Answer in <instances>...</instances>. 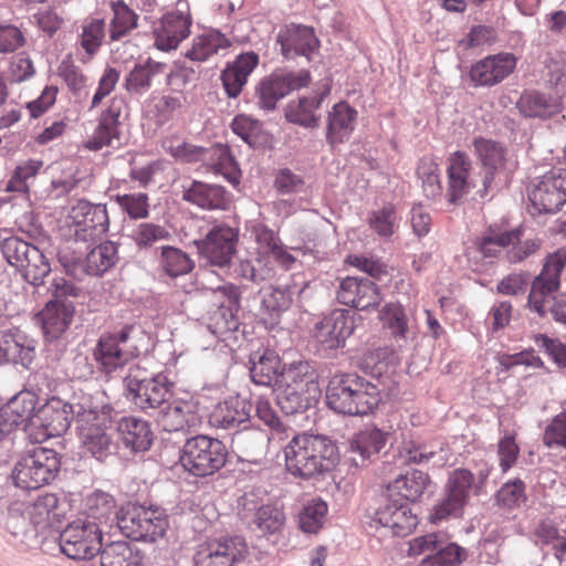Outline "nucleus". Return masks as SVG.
Wrapping results in <instances>:
<instances>
[{"label": "nucleus", "instance_id": "25", "mask_svg": "<svg viewBox=\"0 0 566 566\" xmlns=\"http://www.w3.org/2000/svg\"><path fill=\"white\" fill-rule=\"evenodd\" d=\"M355 329L354 316L348 310L336 308L317 325L316 339L328 349L343 347Z\"/></svg>", "mask_w": 566, "mask_h": 566}, {"label": "nucleus", "instance_id": "24", "mask_svg": "<svg viewBox=\"0 0 566 566\" xmlns=\"http://www.w3.org/2000/svg\"><path fill=\"white\" fill-rule=\"evenodd\" d=\"M277 43L281 45V53L286 59L303 55L311 60L319 46V41L314 29L303 24H285L277 33Z\"/></svg>", "mask_w": 566, "mask_h": 566}, {"label": "nucleus", "instance_id": "33", "mask_svg": "<svg viewBox=\"0 0 566 566\" xmlns=\"http://www.w3.org/2000/svg\"><path fill=\"white\" fill-rule=\"evenodd\" d=\"M258 261H273L283 270H291L296 262L295 256L282 243L280 237L272 230L261 227L256 229Z\"/></svg>", "mask_w": 566, "mask_h": 566}, {"label": "nucleus", "instance_id": "57", "mask_svg": "<svg viewBox=\"0 0 566 566\" xmlns=\"http://www.w3.org/2000/svg\"><path fill=\"white\" fill-rule=\"evenodd\" d=\"M510 237H513V233L489 228L476 238L475 245L484 258H494L510 244Z\"/></svg>", "mask_w": 566, "mask_h": 566}, {"label": "nucleus", "instance_id": "23", "mask_svg": "<svg viewBox=\"0 0 566 566\" xmlns=\"http://www.w3.org/2000/svg\"><path fill=\"white\" fill-rule=\"evenodd\" d=\"M448 201L458 203L475 187L473 166L463 151H454L447 159Z\"/></svg>", "mask_w": 566, "mask_h": 566}, {"label": "nucleus", "instance_id": "35", "mask_svg": "<svg viewBox=\"0 0 566 566\" xmlns=\"http://www.w3.org/2000/svg\"><path fill=\"white\" fill-rule=\"evenodd\" d=\"M430 483L431 478L427 472L412 469L390 482L387 491L391 497L415 503L421 499Z\"/></svg>", "mask_w": 566, "mask_h": 566}, {"label": "nucleus", "instance_id": "43", "mask_svg": "<svg viewBox=\"0 0 566 566\" xmlns=\"http://www.w3.org/2000/svg\"><path fill=\"white\" fill-rule=\"evenodd\" d=\"M387 442V434L377 428H366L349 441L350 451L360 457L361 464L377 455Z\"/></svg>", "mask_w": 566, "mask_h": 566}, {"label": "nucleus", "instance_id": "3", "mask_svg": "<svg viewBox=\"0 0 566 566\" xmlns=\"http://www.w3.org/2000/svg\"><path fill=\"white\" fill-rule=\"evenodd\" d=\"M381 400L377 385L357 374L334 375L326 388V403L337 413L366 416L373 412Z\"/></svg>", "mask_w": 566, "mask_h": 566}, {"label": "nucleus", "instance_id": "16", "mask_svg": "<svg viewBox=\"0 0 566 566\" xmlns=\"http://www.w3.org/2000/svg\"><path fill=\"white\" fill-rule=\"evenodd\" d=\"M311 80V74L306 70L286 74H271L262 78L256 85V103L264 111H273L281 98L292 91L308 86Z\"/></svg>", "mask_w": 566, "mask_h": 566}, {"label": "nucleus", "instance_id": "20", "mask_svg": "<svg viewBox=\"0 0 566 566\" xmlns=\"http://www.w3.org/2000/svg\"><path fill=\"white\" fill-rule=\"evenodd\" d=\"M172 382L167 375L158 373L148 379H127V389L133 402L142 410L157 409L165 403L171 391Z\"/></svg>", "mask_w": 566, "mask_h": 566}, {"label": "nucleus", "instance_id": "64", "mask_svg": "<svg viewBox=\"0 0 566 566\" xmlns=\"http://www.w3.org/2000/svg\"><path fill=\"white\" fill-rule=\"evenodd\" d=\"M543 443L547 448L566 450V408L553 417L543 433Z\"/></svg>", "mask_w": 566, "mask_h": 566}, {"label": "nucleus", "instance_id": "59", "mask_svg": "<svg viewBox=\"0 0 566 566\" xmlns=\"http://www.w3.org/2000/svg\"><path fill=\"white\" fill-rule=\"evenodd\" d=\"M286 517L282 509L266 504L259 507L254 523L263 534L280 533L285 526Z\"/></svg>", "mask_w": 566, "mask_h": 566}, {"label": "nucleus", "instance_id": "54", "mask_svg": "<svg viewBox=\"0 0 566 566\" xmlns=\"http://www.w3.org/2000/svg\"><path fill=\"white\" fill-rule=\"evenodd\" d=\"M255 415L260 421L266 426L271 431L272 438L283 440L289 438L292 429L284 424L272 407L269 399L260 397L255 401Z\"/></svg>", "mask_w": 566, "mask_h": 566}, {"label": "nucleus", "instance_id": "32", "mask_svg": "<svg viewBox=\"0 0 566 566\" xmlns=\"http://www.w3.org/2000/svg\"><path fill=\"white\" fill-rule=\"evenodd\" d=\"M357 118V109L347 102L336 103L327 114V143L334 147L347 142L355 130Z\"/></svg>", "mask_w": 566, "mask_h": 566}, {"label": "nucleus", "instance_id": "63", "mask_svg": "<svg viewBox=\"0 0 566 566\" xmlns=\"http://www.w3.org/2000/svg\"><path fill=\"white\" fill-rule=\"evenodd\" d=\"M467 557L465 549L455 543H450L436 554L422 559L421 566H457Z\"/></svg>", "mask_w": 566, "mask_h": 566}, {"label": "nucleus", "instance_id": "9", "mask_svg": "<svg viewBox=\"0 0 566 566\" xmlns=\"http://www.w3.org/2000/svg\"><path fill=\"white\" fill-rule=\"evenodd\" d=\"M67 228L76 242H94L101 239L109 228L106 206L77 201L69 212Z\"/></svg>", "mask_w": 566, "mask_h": 566}, {"label": "nucleus", "instance_id": "60", "mask_svg": "<svg viewBox=\"0 0 566 566\" xmlns=\"http://www.w3.org/2000/svg\"><path fill=\"white\" fill-rule=\"evenodd\" d=\"M293 302V291L291 287H272L265 292L262 298V308L273 319L290 308Z\"/></svg>", "mask_w": 566, "mask_h": 566}, {"label": "nucleus", "instance_id": "27", "mask_svg": "<svg viewBox=\"0 0 566 566\" xmlns=\"http://www.w3.org/2000/svg\"><path fill=\"white\" fill-rule=\"evenodd\" d=\"M123 107L124 101L122 98L114 97L111 99L107 108L102 112L93 134L84 143L86 149L97 151L104 147H111L114 142L119 140V117Z\"/></svg>", "mask_w": 566, "mask_h": 566}, {"label": "nucleus", "instance_id": "47", "mask_svg": "<svg viewBox=\"0 0 566 566\" xmlns=\"http://www.w3.org/2000/svg\"><path fill=\"white\" fill-rule=\"evenodd\" d=\"M167 64L148 59L145 63L136 64L126 77V88L134 93L147 91L153 78L166 72Z\"/></svg>", "mask_w": 566, "mask_h": 566}, {"label": "nucleus", "instance_id": "1", "mask_svg": "<svg viewBox=\"0 0 566 566\" xmlns=\"http://www.w3.org/2000/svg\"><path fill=\"white\" fill-rule=\"evenodd\" d=\"M283 451L286 470L302 479L329 472L338 460L337 447L328 438L317 434H296Z\"/></svg>", "mask_w": 566, "mask_h": 566}, {"label": "nucleus", "instance_id": "6", "mask_svg": "<svg viewBox=\"0 0 566 566\" xmlns=\"http://www.w3.org/2000/svg\"><path fill=\"white\" fill-rule=\"evenodd\" d=\"M228 461L226 444L207 434H197L186 440L180 463L195 476H209L220 471Z\"/></svg>", "mask_w": 566, "mask_h": 566}, {"label": "nucleus", "instance_id": "48", "mask_svg": "<svg viewBox=\"0 0 566 566\" xmlns=\"http://www.w3.org/2000/svg\"><path fill=\"white\" fill-rule=\"evenodd\" d=\"M473 146L483 166L489 169L484 180V186L488 187L494 171L504 167V148L500 144L482 137L474 139Z\"/></svg>", "mask_w": 566, "mask_h": 566}, {"label": "nucleus", "instance_id": "10", "mask_svg": "<svg viewBox=\"0 0 566 566\" xmlns=\"http://www.w3.org/2000/svg\"><path fill=\"white\" fill-rule=\"evenodd\" d=\"M76 422L83 448L98 460L106 458L113 444L111 415L105 411L84 410L78 413Z\"/></svg>", "mask_w": 566, "mask_h": 566}, {"label": "nucleus", "instance_id": "2", "mask_svg": "<svg viewBox=\"0 0 566 566\" xmlns=\"http://www.w3.org/2000/svg\"><path fill=\"white\" fill-rule=\"evenodd\" d=\"M493 467L481 460L476 463V474L469 469L459 468L450 472L444 484V497L436 504L430 514V522L439 523L449 517H461L469 504L471 493L480 495L485 491Z\"/></svg>", "mask_w": 566, "mask_h": 566}, {"label": "nucleus", "instance_id": "51", "mask_svg": "<svg viewBox=\"0 0 566 566\" xmlns=\"http://www.w3.org/2000/svg\"><path fill=\"white\" fill-rule=\"evenodd\" d=\"M111 9L109 38L118 41L137 28L138 15L123 0L112 1Z\"/></svg>", "mask_w": 566, "mask_h": 566}, {"label": "nucleus", "instance_id": "18", "mask_svg": "<svg viewBox=\"0 0 566 566\" xmlns=\"http://www.w3.org/2000/svg\"><path fill=\"white\" fill-rule=\"evenodd\" d=\"M238 231L221 223L214 226L203 239L196 241L199 254L211 265L228 266L235 253Z\"/></svg>", "mask_w": 566, "mask_h": 566}, {"label": "nucleus", "instance_id": "46", "mask_svg": "<svg viewBox=\"0 0 566 566\" xmlns=\"http://www.w3.org/2000/svg\"><path fill=\"white\" fill-rule=\"evenodd\" d=\"M159 269L170 277L190 273L195 268L193 260L179 248L164 245L160 248Z\"/></svg>", "mask_w": 566, "mask_h": 566}, {"label": "nucleus", "instance_id": "14", "mask_svg": "<svg viewBox=\"0 0 566 566\" xmlns=\"http://www.w3.org/2000/svg\"><path fill=\"white\" fill-rule=\"evenodd\" d=\"M566 265V248H560L547 255L543 270L533 281L528 296L530 306L541 316L546 314V303L559 289L560 273Z\"/></svg>", "mask_w": 566, "mask_h": 566}, {"label": "nucleus", "instance_id": "41", "mask_svg": "<svg viewBox=\"0 0 566 566\" xmlns=\"http://www.w3.org/2000/svg\"><path fill=\"white\" fill-rule=\"evenodd\" d=\"M57 505V496L52 493H46L29 503L23 514L38 531H45L59 521L56 513Z\"/></svg>", "mask_w": 566, "mask_h": 566}, {"label": "nucleus", "instance_id": "39", "mask_svg": "<svg viewBox=\"0 0 566 566\" xmlns=\"http://www.w3.org/2000/svg\"><path fill=\"white\" fill-rule=\"evenodd\" d=\"M123 443L133 451H146L153 442V432L146 420L136 417H124L117 426Z\"/></svg>", "mask_w": 566, "mask_h": 566}, {"label": "nucleus", "instance_id": "31", "mask_svg": "<svg viewBox=\"0 0 566 566\" xmlns=\"http://www.w3.org/2000/svg\"><path fill=\"white\" fill-rule=\"evenodd\" d=\"M259 62V54L249 51L239 54L232 62L227 64L221 72V81L229 97L235 98L241 94L249 76L256 69Z\"/></svg>", "mask_w": 566, "mask_h": 566}, {"label": "nucleus", "instance_id": "55", "mask_svg": "<svg viewBox=\"0 0 566 566\" xmlns=\"http://www.w3.org/2000/svg\"><path fill=\"white\" fill-rule=\"evenodd\" d=\"M369 228L381 238L391 237L397 228V211L394 205L388 203L368 213Z\"/></svg>", "mask_w": 566, "mask_h": 566}, {"label": "nucleus", "instance_id": "29", "mask_svg": "<svg viewBox=\"0 0 566 566\" xmlns=\"http://www.w3.org/2000/svg\"><path fill=\"white\" fill-rule=\"evenodd\" d=\"M252 403L240 396H231L218 402L208 416V422L216 429H235L249 422Z\"/></svg>", "mask_w": 566, "mask_h": 566}, {"label": "nucleus", "instance_id": "22", "mask_svg": "<svg viewBox=\"0 0 566 566\" xmlns=\"http://www.w3.org/2000/svg\"><path fill=\"white\" fill-rule=\"evenodd\" d=\"M337 300L358 311H368L376 308L381 303L382 295L378 285L373 281L347 276L339 284Z\"/></svg>", "mask_w": 566, "mask_h": 566}, {"label": "nucleus", "instance_id": "26", "mask_svg": "<svg viewBox=\"0 0 566 566\" xmlns=\"http://www.w3.org/2000/svg\"><path fill=\"white\" fill-rule=\"evenodd\" d=\"M375 522L391 530L396 536H408L418 525V517L409 503L388 495L387 501L375 513Z\"/></svg>", "mask_w": 566, "mask_h": 566}, {"label": "nucleus", "instance_id": "44", "mask_svg": "<svg viewBox=\"0 0 566 566\" xmlns=\"http://www.w3.org/2000/svg\"><path fill=\"white\" fill-rule=\"evenodd\" d=\"M43 331L51 337H59L70 325L73 312L59 301L49 302L39 314Z\"/></svg>", "mask_w": 566, "mask_h": 566}, {"label": "nucleus", "instance_id": "50", "mask_svg": "<svg viewBox=\"0 0 566 566\" xmlns=\"http://www.w3.org/2000/svg\"><path fill=\"white\" fill-rule=\"evenodd\" d=\"M117 247L106 241L92 249L85 258L84 270L91 275H102L115 265Z\"/></svg>", "mask_w": 566, "mask_h": 566}, {"label": "nucleus", "instance_id": "53", "mask_svg": "<svg viewBox=\"0 0 566 566\" xmlns=\"http://www.w3.org/2000/svg\"><path fill=\"white\" fill-rule=\"evenodd\" d=\"M328 507L321 499H312L298 513V525L304 533L316 534L323 526Z\"/></svg>", "mask_w": 566, "mask_h": 566}, {"label": "nucleus", "instance_id": "4", "mask_svg": "<svg viewBox=\"0 0 566 566\" xmlns=\"http://www.w3.org/2000/svg\"><path fill=\"white\" fill-rule=\"evenodd\" d=\"M274 392L279 407L286 415L311 408L321 397L315 369L304 360L284 366L276 379Z\"/></svg>", "mask_w": 566, "mask_h": 566}, {"label": "nucleus", "instance_id": "8", "mask_svg": "<svg viewBox=\"0 0 566 566\" xmlns=\"http://www.w3.org/2000/svg\"><path fill=\"white\" fill-rule=\"evenodd\" d=\"M527 199L535 213L553 214L566 205V169L555 168L527 186Z\"/></svg>", "mask_w": 566, "mask_h": 566}, {"label": "nucleus", "instance_id": "17", "mask_svg": "<svg viewBox=\"0 0 566 566\" xmlns=\"http://www.w3.org/2000/svg\"><path fill=\"white\" fill-rule=\"evenodd\" d=\"M249 556V547L241 536L214 539L200 546L195 555L196 566H235Z\"/></svg>", "mask_w": 566, "mask_h": 566}, {"label": "nucleus", "instance_id": "15", "mask_svg": "<svg viewBox=\"0 0 566 566\" xmlns=\"http://www.w3.org/2000/svg\"><path fill=\"white\" fill-rule=\"evenodd\" d=\"M192 19L186 0H177L176 8L166 12L154 28L155 46L160 51L178 48L190 34Z\"/></svg>", "mask_w": 566, "mask_h": 566}, {"label": "nucleus", "instance_id": "42", "mask_svg": "<svg viewBox=\"0 0 566 566\" xmlns=\"http://www.w3.org/2000/svg\"><path fill=\"white\" fill-rule=\"evenodd\" d=\"M116 502L105 492L95 491L86 497L85 517L103 530V525L112 522L116 515Z\"/></svg>", "mask_w": 566, "mask_h": 566}, {"label": "nucleus", "instance_id": "45", "mask_svg": "<svg viewBox=\"0 0 566 566\" xmlns=\"http://www.w3.org/2000/svg\"><path fill=\"white\" fill-rule=\"evenodd\" d=\"M509 233H513V237H510L505 258L511 264L525 261L542 248V240L537 237H525L524 230L521 227L510 230Z\"/></svg>", "mask_w": 566, "mask_h": 566}, {"label": "nucleus", "instance_id": "28", "mask_svg": "<svg viewBox=\"0 0 566 566\" xmlns=\"http://www.w3.org/2000/svg\"><path fill=\"white\" fill-rule=\"evenodd\" d=\"M182 199L205 210H229L232 195L222 186L192 180L182 186Z\"/></svg>", "mask_w": 566, "mask_h": 566}, {"label": "nucleus", "instance_id": "38", "mask_svg": "<svg viewBox=\"0 0 566 566\" xmlns=\"http://www.w3.org/2000/svg\"><path fill=\"white\" fill-rule=\"evenodd\" d=\"M230 46L231 41L223 33L211 29L193 38L186 56L191 61L205 62L221 51H227Z\"/></svg>", "mask_w": 566, "mask_h": 566}, {"label": "nucleus", "instance_id": "40", "mask_svg": "<svg viewBox=\"0 0 566 566\" xmlns=\"http://www.w3.org/2000/svg\"><path fill=\"white\" fill-rule=\"evenodd\" d=\"M379 321L389 332L390 337L399 347L407 345L411 328L403 306L399 303H388L379 311Z\"/></svg>", "mask_w": 566, "mask_h": 566}, {"label": "nucleus", "instance_id": "11", "mask_svg": "<svg viewBox=\"0 0 566 566\" xmlns=\"http://www.w3.org/2000/svg\"><path fill=\"white\" fill-rule=\"evenodd\" d=\"M103 530L90 520L70 523L60 535L62 552L72 559H91L102 548Z\"/></svg>", "mask_w": 566, "mask_h": 566}, {"label": "nucleus", "instance_id": "13", "mask_svg": "<svg viewBox=\"0 0 566 566\" xmlns=\"http://www.w3.org/2000/svg\"><path fill=\"white\" fill-rule=\"evenodd\" d=\"M1 251L9 264L25 270V275L31 277L32 284H40L51 271L43 253L35 245L18 237L4 239L1 243Z\"/></svg>", "mask_w": 566, "mask_h": 566}, {"label": "nucleus", "instance_id": "61", "mask_svg": "<svg viewBox=\"0 0 566 566\" xmlns=\"http://www.w3.org/2000/svg\"><path fill=\"white\" fill-rule=\"evenodd\" d=\"M212 166L217 174L222 175L232 185L240 182V170L227 146H214L212 149Z\"/></svg>", "mask_w": 566, "mask_h": 566}, {"label": "nucleus", "instance_id": "12", "mask_svg": "<svg viewBox=\"0 0 566 566\" xmlns=\"http://www.w3.org/2000/svg\"><path fill=\"white\" fill-rule=\"evenodd\" d=\"M132 331L133 327L125 326L119 332L104 334L98 339L94 349V358L104 373L111 374L123 368L138 356V347L130 338Z\"/></svg>", "mask_w": 566, "mask_h": 566}, {"label": "nucleus", "instance_id": "36", "mask_svg": "<svg viewBox=\"0 0 566 566\" xmlns=\"http://www.w3.org/2000/svg\"><path fill=\"white\" fill-rule=\"evenodd\" d=\"M329 93L331 86L326 83L317 96L291 101L285 109L286 119L304 127H316L318 125V117L315 115V112Z\"/></svg>", "mask_w": 566, "mask_h": 566}, {"label": "nucleus", "instance_id": "7", "mask_svg": "<svg viewBox=\"0 0 566 566\" xmlns=\"http://www.w3.org/2000/svg\"><path fill=\"white\" fill-rule=\"evenodd\" d=\"M117 525L133 541L155 543L166 534L168 520L161 509L127 504L117 516Z\"/></svg>", "mask_w": 566, "mask_h": 566}, {"label": "nucleus", "instance_id": "21", "mask_svg": "<svg viewBox=\"0 0 566 566\" xmlns=\"http://www.w3.org/2000/svg\"><path fill=\"white\" fill-rule=\"evenodd\" d=\"M517 64V57L513 53L501 52L489 55L474 63L469 72V77L474 86H494L510 76Z\"/></svg>", "mask_w": 566, "mask_h": 566}, {"label": "nucleus", "instance_id": "5", "mask_svg": "<svg viewBox=\"0 0 566 566\" xmlns=\"http://www.w3.org/2000/svg\"><path fill=\"white\" fill-rule=\"evenodd\" d=\"M61 468L56 451L36 447L21 455L15 462L11 478L15 486L23 490H38L52 483Z\"/></svg>", "mask_w": 566, "mask_h": 566}, {"label": "nucleus", "instance_id": "19", "mask_svg": "<svg viewBox=\"0 0 566 566\" xmlns=\"http://www.w3.org/2000/svg\"><path fill=\"white\" fill-rule=\"evenodd\" d=\"M70 406L60 399L43 405L31 420V436L39 442L59 437L70 427Z\"/></svg>", "mask_w": 566, "mask_h": 566}, {"label": "nucleus", "instance_id": "34", "mask_svg": "<svg viewBox=\"0 0 566 566\" xmlns=\"http://www.w3.org/2000/svg\"><path fill=\"white\" fill-rule=\"evenodd\" d=\"M38 403V398L30 390H22L12 397L4 406L0 408V420L9 434L14 427L29 422L31 429V420Z\"/></svg>", "mask_w": 566, "mask_h": 566}, {"label": "nucleus", "instance_id": "56", "mask_svg": "<svg viewBox=\"0 0 566 566\" xmlns=\"http://www.w3.org/2000/svg\"><path fill=\"white\" fill-rule=\"evenodd\" d=\"M417 174L422 180V190L427 198L436 199L442 193L439 175V166L431 157H423L417 168Z\"/></svg>", "mask_w": 566, "mask_h": 566}, {"label": "nucleus", "instance_id": "58", "mask_svg": "<svg viewBox=\"0 0 566 566\" xmlns=\"http://www.w3.org/2000/svg\"><path fill=\"white\" fill-rule=\"evenodd\" d=\"M42 167L43 161L39 159H29L19 164L7 184V191L29 192L28 181L34 178Z\"/></svg>", "mask_w": 566, "mask_h": 566}, {"label": "nucleus", "instance_id": "37", "mask_svg": "<svg viewBox=\"0 0 566 566\" xmlns=\"http://www.w3.org/2000/svg\"><path fill=\"white\" fill-rule=\"evenodd\" d=\"M517 108L521 114L528 118H549L562 112V102L537 91L524 92L518 102Z\"/></svg>", "mask_w": 566, "mask_h": 566}, {"label": "nucleus", "instance_id": "49", "mask_svg": "<svg viewBox=\"0 0 566 566\" xmlns=\"http://www.w3.org/2000/svg\"><path fill=\"white\" fill-rule=\"evenodd\" d=\"M281 370L279 355L272 350H265L258 360L252 361L250 375L256 385L271 386L274 381V387H276V379L280 377Z\"/></svg>", "mask_w": 566, "mask_h": 566}, {"label": "nucleus", "instance_id": "62", "mask_svg": "<svg viewBox=\"0 0 566 566\" xmlns=\"http://www.w3.org/2000/svg\"><path fill=\"white\" fill-rule=\"evenodd\" d=\"M115 201L130 219H144L149 214V198L145 192L117 193Z\"/></svg>", "mask_w": 566, "mask_h": 566}, {"label": "nucleus", "instance_id": "30", "mask_svg": "<svg viewBox=\"0 0 566 566\" xmlns=\"http://www.w3.org/2000/svg\"><path fill=\"white\" fill-rule=\"evenodd\" d=\"M159 423L168 432L196 431L201 424L197 405L191 400H174L159 416Z\"/></svg>", "mask_w": 566, "mask_h": 566}, {"label": "nucleus", "instance_id": "52", "mask_svg": "<svg viewBox=\"0 0 566 566\" xmlns=\"http://www.w3.org/2000/svg\"><path fill=\"white\" fill-rule=\"evenodd\" d=\"M98 553L101 566H139L140 564L138 553L124 541L112 542Z\"/></svg>", "mask_w": 566, "mask_h": 566}]
</instances>
